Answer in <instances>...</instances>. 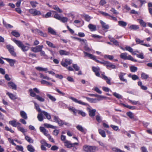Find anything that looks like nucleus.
I'll use <instances>...</instances> for the list:
<instances>
[{"label":"nucleus","instance_id":"nucleus-1","mask_svg":"<svg viewBox=\"0 0 152 152\" xmlns=\"http://www.w3.org/2000/svg\"><path fill=\"white\" fill-rule=\"evenodd\" d=\"M29 91L30 92V95L32 97H35L36 99L40 102H43L45 101L44 98L41 97L39 95H36L34 92H35L37 94L40 93V91L38 88H34L33 89H31L29 90Z\"/></svg>","mask_w":152,"mask_h":152},{"label":"nucleus","instance_id":"nucleus-2","mask_svg":"<svg viewBox=\"0 0 152 152\" xmlns=\"http://www.w3.org/2000/svg\"><path fill=\"white\" fill-rule=\"evenodd\" d=\"M83 150L85 152H95L98 149L97 147L95 146L86 145L83 146Z\"/></svg>","mask_w":152,"mask_h":152},{"label":"nucleus","instance_id":"nucleus-3","mask_svg":"<svg viewBox=\"0 0 152 152\" xmlns=\"http://www.w3.org/2000/svg\"><path fill=\"white\" fill-rule=\"evenodd\" d=\"M13 41L23 51H26L28 50V47L24 45L21 41L15 39H13Z\"/></svg>","mask_w":152,"mask_h":152},{"label":"nucleus","instance_id":"nucleus-4","mask_svg":"<svg viewBox=\"0 0 152 152\" xmlns=\"http://www.w3.org/2000/svg\"><path fill=\"white\" fill-rule=\"evenodd\" d=\"M72 60L69 59H63L61 62V64L65 67L72 63Z\"/></svg>","mask_w":152,"mask_h":152},{"label":"nucleus","instance_id":"nucleus-5","mask_svg":"<svg viewBox=\"0 0 152 152\" xmlns=\"http://www.w3.org/2000/svg\"><path fill=\"white\" fill-rule=\"evenodd\" d=\"M6 47L12 56H16V54L15 52L14 48L13 46L10 45H7Z\"/></svg>","mask_w":152,"mask_h":152},{"label":"nucleus","instance_id":"nucleus-6","mask_svg":"<svg viewBox=\"0 0 152 152\" xmlns=\"http://www.w3.org/2000/svg\"><path fill=\"white\" fill-rule=\"evenodd\" d=\"M29 12L33 16H39L42 15L40 11L36 9H31L29 10Z\"/></svg>","mask_w":152,"mask_h":152},{"label":"nucleus","instance_id":"nucleus-7","mask_svg":"<svg viewBox=\"0 0 152 152\" xmlns=\"http://www.w3.org/2000/svg\"><path fill=\"white\" fill-rule=\"evenodd\" d=\"M69 98L71 99L72 101H73L74 102L77 103L79 104L87 106L88 105V104L87 103L84 102H82L80 100H78V99H76V98H74L70 96L69 97Z\"/></svg>","mask_w":152,"mask_h":152},{"label":"nucleus","instance_id":"nucleus-8","mask_svg":"<svg viewBox=\"0 0 152 152\" xmlns=\"http://www.w3.org/2000/svg\"><path fill=\"white\" fill-rule=\"evenodd\" d=\"M43 48V45H38L35 47L31 48V50L34 52L37 53L41 51Z\"/></svg>","mask_w":152,"mask_h":152},{"label":"nucleus","instance_id":"nucleus-9","mask_svg":"<svg viewBox=\"0 0 152 152\" xmlns=\"http://www.w3.org/2000/svg\"><path fill=\"white\" fill-rule=\"evenodd\" d=\"M2 58L7 61L9 63L10 66L12 67L14 66L16 62V61L15 59L3 57H2Z\"/></svg>","mask_w":152,"mask_h":152},{"label":"nucleus","instance_id":"nucleus-10","mask_svg":"<svg viewBox=\"0 0 152 152\" xmlns=\"http://www.w3.org/2000/svg\"><path fill=\"white\" fill-rule=\"evenodd\" d=\"M9 124L14 127H16L17 126L21 125L19 123L17 122L15 120L9 121Z\"/></svg>","mask_w":152,"mask_h":152},{"label":"nucleus","instance_id":"nucleus-11","mask_svg":"<svg viewBox=\"0 0 152 152\" xmlns=\"http://www.w3.org/2000/svg\"><path fill=\"white\" fill-rule=\"evenodd\" d=\"M8 86L10 88L12 89L16 90L17 89V86L13 82L10 81L8 83Z\"/></svg>","mask_w":152,"mask_h":152},{"label":"nucleus","instance_id":"nucleus-12","mask_svg":"<svg viewBox=\"0 0 152 152\" xmlns=\"http://www.w3.org/2000/svg\"><path fill=\"white\" fill-rule=\"evenodd\" d=\"M89 116L91 117H94L95 115V113L96 111V109H91L89 108H88Z\"/></svg>","mask_w":152,"mask_h":152},{"label":"nucleus","instance_id":"nucleus-13","mask_svg":"<svg viewBox=\"0 0 152 152\" xmlns=\"http://www.w3.org/2000/svg\"><path fill=\"white\" fill-rule=\"evenodd\" d=\"M34 33L36 34L37 33H38L40 35L45 37H47V35L46 33H43L42 31H40L37 29H34Z\"/></svg>","mask_w":152,"mask_h":152},{"label":"nucleus","instance_id":"nucleus-14","mask_svg":"<svg viewBox=\"0 0 152 152\" xmlns=\"http://www.w3.org/2000/svg\"><path fill=\"white\" fill-rule=\"evenodd\" d=\"M40 131L43 133L47 137H48L49 135L48 133V131L45 129L44 127H40L39 128Z\"/></svg>","mask_w":152,"mask_h":152},{"label":"nucleus","instance_id":"nucleus-15","mask_svg":"<svg viewBox=\"0 0 152 152\" xmlns=\"http://www.w3.org/2000/svg\"><path fill=\"white\" fill-rule=\"evenodd\" d=\"M93 71L95 73L96 75L97 76H99L100 74L99 71L100 70V68L99 67H92Z\"/></svg>","mask_w":152,"mask_h":152},{"label":"nucleus","instance_id":"nucleus-16","mask_svg":"<svg viewBox=\"0 0 152 152\" xmlns=\"http://www.w3.org/2000/svg\"><path fill=\"white\" fill-rule=\"evenodd\" d=\"M84 98L86 99L89 102L92 103H97L99 101V100L97 99H93L87 97H84Z\"/></svg>","mask_w":152,"mask_h":152},{"label":"nucleus","instance_id":"nucleus-17","mask_svg":"<svg viewBox=\"0 0 152 152\" xmlns=\"http://www.w3.org/2000/svg\"><path fill=\"white\" fill-rule=\"evenodd\" d=\"M101 77L105 80L107 84L109 85H110L111 84L110 79L108 78L107 76H106L104 75L103 74H102Z\"/></svg>","mask_w":152,"mask_h":152},{"label":"nucleus","instance_id":"nucleus-18","mask_svg":"<svg viewBox=\"0 0 152 152\" xmlns=\"http://www.w3.org/2000/svg\"><path fill=\"white\" fill-rule=\"evenodd\" d=\"M64 146L68 148H70L72 147V143L70 141L68 140H65L64 142Z\"/></svg>","mask_w":152,"mask_h":152},{"label":"nucleus","instance_id":"nucleus-19","mask_svg":"<svg viewBox=\"0 0 152 152\" xmlns=\"http://www.w3.org/2000/svg\"><path fill=\"white\" fill-rule=\"evenodd\" d=\"M84 53L85 54L84 56L85 57H88L89 58L93 60L95 59V56L91 54H89L85 52H84Z\"/></svg>","mask_w":152,"mask_h":152},{"label":"nucleus","instance_id":"nucleus-20","mask_svg":"<svg viewBox=\"0 0 152 152\" xmlns=\"http://www.w3.org/2000/svg\"><path fill=\"white\" fill-rule=\"evenodd\" d=\"M88 27L91 31H95L96 30V26L91 24H89Z\"/></svg>","mask_w":152,"mask_h":152},{"label":"nucleus","instance_id":"nucleus-21","mask_svg":"<svg viewBox=\"0 0 152 152\" xmlns=\"http://www.w3.org/2000/svg\"><path fill=\"white\" fill-rule=\"evenodd\" d=\"M125 75V73L123 72H121L120 74L119 75V77L120 80L122 81L125 82L126 83L127 82V80L124 78V76Z\"/></svg>","mask_w":152,"mask_h":152},{"label":"nucleus","instance_id":"nucleus-22","mask_svg":"<svg viewBox=\"0 0 152 152\" xmlns=\"http://www.w3.org/2000/svg\"><path fill=\"white\" fill-rule=\"evenodd\" d=\"M106 66L107 68L110 67L112 69H115L116 68V66L115 65L108 61L107 62Z\"/></svg>","mask_w":152,"mask_h":152},{"label":"nucleus","instance_id":"nucleus-23","mask_svg":"<svg viewBox=\"0 0 152 152\" xmlns=\"http://www.w3.org/2000/svg\"><path fill=\"white\" fill-rule=\"evenodd\" d=\"M48 32L52 34L56 35V32L52 28L50 27H49L48 28Z\"/></svg>","mask_w":152,"mask_h":152},{"label":"nucleus","instance_id":"nucleus-24","mask_svg":"<svg viewBox=\"0 0 152 152\" xmlns=\"http://www.w3.org/2000/svg\"><path fill=\"white\" fill-rule=\"evenodd\" d=\"M20 115L22 117L25 119H26L27 118V116L26 113L23 111H21L20 112Z\"/></svg>","mask_w":152,"mask_h":152},{"label":"nucleus","instance_id":"nucleus-25","mask_svg":"<svg viewBox=\"0 0 152 152\" xmlns=\"http://www.w3.org/2000/svg\"><path fill=\"white\" fill-rule=\"evenodd\" d=\"M99 133L101 135V136L103 137H105L106 136L105 132V131L101 129H98Z\"/></svg>","mask_w":152,"mask_h":152},{"label":"nucleus","instance_id":"nucleus-26","mask_svg":"<svg viewBox=\"0 0 152 152\" xmlns=\"http://www.w3.org/2000/svg\"><path fill=\"white\" fill-rule=\"evenodd\" d=\"M59 126H62L63 125L65 124V125H67L69 123L66 122L61 120L60 119L59 120L58 122L57 123Z\"/></svg>","mask_w":152,"mask_h":152},{"label":"nucleus","instance_id":"nucleus-27","mask_svg":"<svg viewBox=\"0 0 152 152\" xmlns=\"http://www.w3.org/2000/svg\"><path fill=\"white\" fill-rule=\"evenodd\" d=\"M7 94L8 95L10 98L12 100L15 99L17 98L16 96L13 95L11 93L7 92Z\"/></svg>","mask_w":152,"mask_h":152},{"label":"nucleus","instance_id":"nucleus-28","mask_svg":"<svg viewBox=\"0 0 152 152\" xmlns=\"http://www.w3.org/2000/svg\"><path fill=\"white\" fill-rule=\"evenodd\" d=\"M60 54L61 55H68L69 54V53L66 51L63 50H60L59 51Z\"/></svg>","mask_w":152,"mask_h":152},{"label":"nucleus","instance_id":"nucleus-29","mask_svg":"<svg viewBox=\"0 0 152 152\" xmlns=\"http://www.w3.org/2000/svg\"><path fill=\"white\" fill-rule=\"evenodd\" d=\"M41 113L44 114V115L46 116L47 119L50 120L51 119V116L48 113L45 111H42L41 112Z\"/></svg>","mask_w":152,"mask_h":152},{"label":"nucleus","instance_id":"nucleus-30","mask_svg":"<svg viewBox=\"0 0 152 152\" xmlns=\"http://www.w3.org/2000/svg\"><path fill=\"white\" fill-rule=\"evenodd\" d=\"M36 69L39 71H46L48 70V68H43L39 66L35 67Z\"/></svg>","mask_w":152,"mask_h":152},{"label":"nucleus","instance_id":"nucleus-31","mask_svg":"<svg viewBox=\"0 0 152 152\" xmlns=\"http://www.w3.org/2000/svg\"><path fill=\"white\" fill-rule=\"evenodd\" d=\"M28 150L31 152H34L35 149L31 145H28L27 146Z\"/></svg>","mask_w":152,"mask_h":152},{"label":"nucleus","instance_id":"nucleus-32","mask_svg":"<svg viewBox=\"0 0 152 152\" xmlns=\"http://www.w3.org/2000/svg\"><path fill=\"white\" fill-rule=\"evenodd\" d=\"M47 96H48V97L50 99L52 102H55L56 100V98L54 97L53 96H52L51 95L49 94H47Z\"/></svg>","mask_w":152,"mask_h":152},{"label":"nucleus","instance_id":"nucleus-33","mask_svg":"<svg viewBox=\"0 0 152 152\" xmlns=\"http://www.w3.org/2000/svg\"><path fill=\"white\" fill-rule=\"evenodd\" d=\"M138 20L139 21V23L140 25L144 27H145L146 26V24L142 20L139 19L137 20Z\"/></svg>","mask_w":152,"mask_h":152},{"label":"nucleus","instance_id":"nucleus-34","mask_svg":"<svg viewBox=\"0 0 152 152\" xmlns=\"http://www.w3.org/2000/svg\"><path fill=\"white\" fill-rule=\"evenodd\" d=\"M41 84L43 85L46 84L47 85L50 86H52V83L44 80H42L41 81Z\"/></svg>","mask_w":152,"mask_h":152},{"label":"nucleus","instance_id":"nucleus-35","mask_svg":"<svg viewBox=\"0 0 152 152\" xmlns=\"http://www.w3.org/2000/svg\"><path fill=\"white\" fill-rule=\"evenodd\" d=\"M44 126L47 128H51L52 129H55L56 128V126H54L52 125H51L49 124L45 123L44 124Z\"/></svg>","mask_w":152,"mask_h":152},{"label":"nucleus","instance_id":"nucleus-36","mask_svg":"<svg viewBox=\"0 0 152 152\" xmlns=\"http://www.w3.org/2000/svg\"><path fill=\"white\" fill-rule=\"evenodd\" d=\"M11 33L13 35L17 37H19L20 36V34L19 33L16 31H12Z\"/></svg>","mask_w":152,"mask_h":152},{"label":"nucleus","instance_id":"nucleus-37","mask_svg":"<svg viewBox=\"0 0 152 152\" xmlns=\"http://www.w3.org/2000/svg\"><path fill=\"white\" fill-rule=\"evenodd\" d=\"M139 27L137 25H132L130 26L129 28L131 30H137L139 29Z\"/></svg>","mask_w":152,"mask_h":152},{"label":"nucleus","instance_id":"nucleus-38","mask_svg":"<svg viewBox=\"0 0 152 152\" xmlns=\"http://www.w3.org/2000/svg\"><path fill=\"white\" fill-rule=\"evenodd\" d=\"M100 23L102 24V27L104 29H107L109 28V26L108 25L105 24V23H104L103 21L101 20Z\"/></svg>","mask_w":152,"mask_h":152},{"label":"nucleus","instance_id":"nucleus-39","mask_svg":"<svg viewBox=\"0 0 152 152\" xmlns=\"http://www.w3.org/2000/svg\"><path fill=\"white\" fill-rule=\"evenodd\" d=\"M3 23L4 26L7 28H12L13 27V26L7 23L6 22H5L4 20H3Z\"/></svg>","mask_w":152,"mask_h":152},{"label":"nucleus","instance_id":"nucleus-40","mask_svg":"<svg viewBox=\"0 0 152 152\" xmlns=\"http://www.w3.org/2000/svg\"><path fill=\"white\" fill-rule=\"evenodd\" d=\"M30 3L33 7H35L38 3L36 1H30Z\"/></svg>","mask_w":152,"mask_h":152},{"label":"nucleus","instance_id":"nucleus-41","mask_svg":"<svg viewBox=\"0 0 152 152\" xmlns=\"http://www.w3.org/2000/svg\"><path fill=\"white\" fill-rule=\"evenodd\" d=\"M127 53H122L121 54L120 57L126 60Z\"/></svg>","mask_w":152,"mask_h":152},{"label":"nucleus","instance_id":"nucleus-42","mask_svg":"<svg viewBox=\"0 0 152 152\" xmlns=\"http://www.w3.org/2000/svg\"><path fill=\"white\" fill-rule=\"evenodd\" d=\"M53 8L55 10L58 11L59 13H62V11L56 5H54L53 6Z\"/></svg>","mask_w":152,"mask_h":152},{"label":"nucleus","instance_id":"nucleus-43","mask_svg":"<svg viewBox=\"0 0 152 152\" xmlns=\"http://www.w3.org/2000/svg\"><path fill=\"white\" fill-rule=\"evenodd\" d=\"M118 24L122 26H125L127 25V23L123 21H118Z\"/></svg>","mask_w":152,"mask_h":152},{"label":"nucleus","instance_id":"nucleus-44","mask_svg":"<svg viewBox=\"0 0 152 152\" xmlns=\"http://www.w3.org/2000/svg\"><path fill=\"white\" fill-rule=\"evenodd\" d=\"M34 104L35 107L37 110L39 112H41L42 111H41V109L39 107V105L38 104H37L35 102H34Z\"/></svg>","mask_w":152,"mask_h":152},{"label":"nucleus","instance_id":"nucleus-45","mask_svg":"<svg viewBox=\"0 0 152 152\" xmlns=\"http://www.w3.org/2000/svg\"><path fill=\"white\" fill-rule=\"evenodd\" d=\"M112 149L113 151L116 152H125L124 151H123L116 147L113 148Z\"/></svg>","mask_w":152,"mask_h":152},{"label":"nucleus","instance_id":"nucleus-46","mask_svg":"<svg viewBox=\"0 0 152 152\" xmlns=\"http://www.w3.org/2000/svg\"><path fill=\"white\" fill-rule=\"evenodd\" d=\"M77 113L78 114L81 115L83 117H85L86 115V113L83 111L78 110Z\"/></svg>","mask_w":152,"mask_h":152},{"label":"nucleus","instance_id":"nucleus-47","mask_svg":"<svg viewBox=\"0 0 152 152\" xmlns=\"http://www.w3.org/2000/svg\"><path fill=\"white\" fill-rule=\"evenodd\" d=\"M136 42L138 44H140L141 45L143 44L144 42L143 40H140V39L136 38L135 39Z\"/></svg>","mask_w":152,"mask_h":152},{"label":"nucleus","instance_id":"nucleus-48","mask_svg":"<svg viewBox=\"0 0 152 152\" xmlns=\"http://www.w3.org/2000/svg\"><path fill=\"white\" fill-rule=\"evenodd\" d=\"M25 139L28 142L31 143H33L34 142L33 140L31 139L30 137L26 136L25 137Z\"/></svg>","mask_w":152,"mask_h":152},{"label":"nucleus","instance_id":"nucleus-49","mask_svg":"<svg viewBox=\"0 0 152 152\" xmlns=\"http://www.w3.org/2000/svg\"><path fill=\"white\" fill-rule=\"evenodd\" d=\"M46 44L48 45L50 47L53 48H55L56 46L54 45L53 44L49 41H46Z\"/></svg>","mask_w":152,"mask_h":152},{"label":"nucleus","instance_id":"nucleus-50","mask_svg":"<svg viewBox=\"0 0 152 152\" xmlns=\"http://www.w3.org/2000/svg\"><path fill=\"white\" fill-rule=\"evenodd\" d=\"M17 128L19 130L23 133H24L26 132V131L25 129H23V127L20 126H17Z\"/></svg>","mask_w":152,"mask_h":152},{"label":"nucleus","instance_id":"nucleus-51","mask_svg":"<svg viewBox=\"0 0 152 152\" xmlns=\"http://www.w3.org/2000/svg\"><path fill=\"white\" fill-rule=\"evenodd\" d=\"M129 102L133 105H136L137 104H140V102L139 101H133L129 100Z\"/></svg>","mask_w":152,"mask_h":152},{"label":"nucleus","instance_id":"nucleus-52","mask_svg":"<svg viewBox=\"0 0 152 152\" xmlns=\"http://www.w3.org/2000/svg\"><path fill=\"white\" fill-rule=\"evenodd\" d=\"M122 104L124 107H125L129 109H131L132 110H134L136 109V107L134 106H132L128 105H126L125 104Z\"/></svg>","mask_w":152,"mask_h":152},{"label":"nucleus","instance_id":"nucleus-53","mask_svg":"<svg viewBox=\"0 0 152 152\" xmlns=\"http://www.w3.org/2000/svg\"><path fill=\"white\" fill-rule=\"evenodd\" d=\"M68 18L65 17H61L60 20L64 23L68 21Z\"/></svg>","mask_w":152,"mask_h":152},{"label":"nucleus","instance_id":"nucleus-54","mask_svg":"<svg viewBox=\"0 0 152 152\" xmlns=\"http://www.w3.org/2000/svg\"><path fill=\"white\" fill-rule=\"evenodd\" d=\"M76 128L79 131H80L82 132H84V130L82 126L80 125H78L76 126Z\"/></svg>","mask_w":152,"mask_h":152},{"label":"nucleus","instance_id":"nucleus-55","mask_svg":"<svg viewBox=\"0 0 152 152\" xmlns=\"http://www.w3.org/2000/svg\"><path fill=\"white\" fill-rule=\"evenodd\" d=\"M141 77L142 79H146L148 78V75L145 73H142L141 75Z\"/></svg>","mask_w":152,"mask_h":152},{"label":"nucleus","instance_id":"nucleus-56","mask_svg":"<svg viewBox=\"0 0 152 152\" xmlns=\"http://www.w3.org/2000/svg\"><path fill=\"white\" fill-rule=\"evenodd\" d=\"M133 1L135 3H137L139 1L142 4H144L145 3V0H133Z\"/></svg>","mask_w":152,"mask_h":152},{"label":"nucleus","instance_id":"nucleus-57","mask_svg":"<svg viewBox=\"0 0 152 152\" xmlns=\"http://www.w3.org/2000/svg\"><path fill=\"white\" fill-rule=\"evenodd\" d=\"M104 58H108L110 60H112L113 58L114 57L112 55H106L104 56Z\"/></svg>","mask_w":152,"mask_h":152},{"label":"nucleus","instance_id":"nucleus-58","mask_svg":"<svg viewBox=\"0 0 152 152\" xmlns=\"http://www.w3.org/2000/svg\"><path fill=\"white\" fill-rule=\"evenodd\" d=\"M40 77L43 79H46L47 80H50V78L47 76H44L42 73H39Z\"/></svg>","mask_w":152,"mask_h":152},{"label":"nucleus","instance_id":"nucleus-59","mask_svg":"<svg viewBox=\"0 0 152 152\" xmlns=\"http://www.w3.org/2000/svg\"><path fill=\"white\" fill-rule=\"evenodd\" d=\"M130 69L132 72H135L137 71V68L136 67L131 66L130 67Z\"/></svg>","mask_w":152,"mask_h":152},{"label":"nucleus","instance_id":"nucleus-60","mask_svg":"<svg viewBox=\"0 0 152 152\" xmlns=\"http://www.w3.org/2000/svg\"><path fill=\"white\" fill-rule=\"evenodd\" d=\"M113 95L118 99H120L122 98V96L116 92H114L113 93Z\"/></svg>","mask_w":152,"mask_h":152},{"label":"nucleus","instance_id":"nucleus-61","mask_svg":"<svg viewBox=\"0 0 152 152\" xmlns=\"http://www.w3.org/2000/svg\"><path fill=\"white\" fill-rule=\"evenodd\" d=\"M126 115L131 118H134V115L133 113L130 112H128L126 113Z\"/></svg>","mask_w":152,"mask_h":152},{"label":"nucleus","instance_id":"nucleus-62","mask_svg":"<svg viewBox=\"0 0 152 152\" xmlns=\"http://www.w3.org/2000/svg\"><path fill=\"white\" fill-rule=\"evenodd\" d=\"M16 149L18 150L23 152V148L21 146L17 145L16 147Z\"/></svg>","mask_w":152,"mask_h":152},{"label":"nucleus","instance_id":"nucleus-63","mask_svg":"<svg viewBox=\"0 0 152 152\" xmlns=\"http://www.w3.org/2000/svg\"><path fill=\"white\" fill-rule=\"evenodd\" d=\"M126 59H128L133 61H137L136 60H135L134 59V58L131 56L129 55L127 56Z\"/></svg>","mask_w":152,"mask_h":152},{"label":"nucleus","instance_id":"nucleus-64","mask_svg":"<svg viewBox=\"0 0 152 152\" xmlns=\"http://www.w3.org/2000/svg\"><path fill=\"white\" fill-rule=\"evenodd\" d=\"M37 118L40 121L43 120V118L41 114H39L38 115Z\"/></svg>","mask_w":152,"mask_h":152}]
</instances>
